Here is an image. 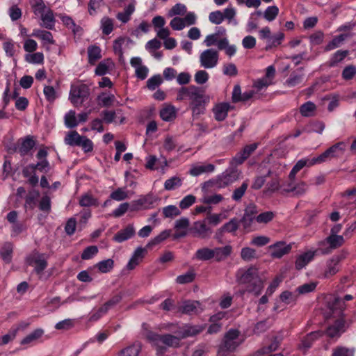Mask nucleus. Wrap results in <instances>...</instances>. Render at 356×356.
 I'll use <instances>...</instances> for the list:
<instances>
[{
    "mask_svg": "<svg viewBox=\"0 0 356 356\" xmlns=\"http://www.w3.org/2000/svg\"><path fill=\"white\" fill-rule=\"evenodd\" d=\"M131 65L135 69L136 75L140 79H145L148 74V68L143 65L140 57H134L131 59Z\"/></svg>",
    "mask_w": 356,
    "mask_h": 356,
    "instance_id": "nucleus-18",
    "label": "nucleus"
},
{
    "mask_svg": "<svg viewBox=\"0 0 356 356\" xmlns=\"http://www.w3.org/2000/svg\"><path fill=\"white\" fill-rule=\"evenodd\" d=\"M43 92L46 99L50 103L54 102L58 97L56 90L51 86H44Z\"/></svg>",
    "mask_w": 356,
    "mask_h": 356,
    "instance_id": "nucleus-48",
    "label": "nucleus"
},
{
    "mask_svg": "<svg viewBox=\"0 0 356 356\" xmlns=\"http://www.w3.org/2000/svg\"><path fill=\"white\" fill-rule=\"evenodd\" d=\"M219 61V53L213 49L204 50L200 55V63L201 67L205 69L216 67Z\"/></svg>",
    "mask_w": 356,
    "mask_h": 356,
    "instance_id": "nucleus-5",
    "label": "nucleus"
},
{
    "mask_svg": "<svg viewBox=\"0 0 356 356\" xmlns=\"http://www.w3.org/2000/svg\"><path fill=\"white\" fill-rule=\"evenodd\" d=\"M280 298L282 302L289 305L296 302L297 299V295L295 293L285 291L280 294Z\"/></svg>",
    "mask_w": 356,
    "mask_h": 356,
    "instance_id": "nucleus-64",
    "label": "nucleus"
},
{
    "mask_svg": "<svg viewBox=\"0 0 356 356\" xmlns=\"http://www.w3.org/2000/svg\"><path fill=\"white\" fill-rule=\"evenodd\" d=\"M232 252V247L231 245H225L222 248H214V258L218 261L223 260L229 256Z\"/></svg>",
    "mask_w": 356,
    "mask_h": 356,
    "instance_id": "nucleus-36",
    "label": "nucleus"
},
{
    "mask_svg": "<svg viewBox=\"0 0 356 356\" xmlns=\"http://www.w3.org/2000/svg\"><path fill=\"white\" fill-rule=\"evenodd\" d=\"M142 335L157 350L161 351L167 346H176L179 344V339L177 337L170 334L159 335L151 330L150 326L144 323L142 325Z\"/></svg>",
    "mask_w": 356,
    "mask_h": 356,
    "instance_id": "nucleus-1",
    "label": "nucleus"
},
{
    "mask_svg": "<svg viewBox=\"0 0 356 356\" xmlns=\"http://www.w3.org/2000/svg\"><path fill=\"white\" fill-rule=\"evenodd\" d=\"M355 349L339 346L333 350L332 356H355Z\"/></svg>",
    "mask_w": 356,
    "mask_h": 356,
    "instance_id": "nucleus-46",
    "label": "nucleus"
},
{
    "mask_svg": "<svg viewBox=\"0 0 356 356\" xmlns=\"http://www.w3.org/2000/svg\"><path fill=\"white\" fill-rule=\"evenodd\" d=\"M42 22V25L49 29H53L55 24L54 15L50 8L44 10V12L40 15Z\"/></svg>",
    "mask_w": 356,
    "mask_h": 356,
    "instance_id": "nucleus-31",
    "label": "nucleus"
},
{
    "mask_svg": "<svg viewBox=\"0 0 356 356\" xmlns=\"http://www.w3.org/2000/svg\"><path fill=\"white\" fill-rule=\"evenodd\" d=\"M270 239L269 237L264 235H257L252 238L250 244L257 247H262L269 243Z\"/></svg>",
    "mask_w": 356,
    "mask_h": 356,
    "instance_id": "nucleus-49",
    "label": "nucleus"
},
{
    "mask_svg": "<svg viewBox=\"0 0 356 356\" xmlns=\"http://www.w3.org/2000/svg\"><path fill=\"white\" fill-rule=\"evenodd\" d=\"M170 234V231L168 230H164L162 232H161L158 236L152 238L147 244V248H151L155 245H157L160 243L161 242L165 240L167 238L169 237Z\"/></svg>",
    "mask_w": 356,
    "mask_h": 356,
    "instance_id": "nucleus-51",
    "label": "nucleus"
},
{
    "mask_svg": "<svg viewBox=\"0 0 356 356\" xmlns=\"http://www.w3.org/2000/svg\"><path fill=\"white\" fill-rule=\"evenodd\" d=\"M189 225L188 218H182L177 220L175 222V227L178 232L175 234V238H180L186 235V229Z\"/></svg>",
    "mask_w": 356,
    "mask_h": 356,
    "instance_id": "nucleus-35",
    "label": "nucleus"
},
{
    "mask_svg": "<svg viewBox=\"0 0 356 356\" xmlns=\"http://www.w3.org/2000/svg\"><path fill=\"white\" fill-rule=\"evenodd\" d=\"M346 144L343 142H340L332 146L329 149H327L325 152H324L321 155L316 157V160L318 161L319 163L325 162L328 159L339 157L343 155L346 149Z\"/></svg>",
    "mask_w": 356,
    "mask_h": 356,
    "instance_id": "nucleus-6",
    "label": "nucleus"
},
{
    "mask_svg": "<svg viewBox=\"0 0 356 356\" xmlns=\"http://www.w3.org/2000/svg\"><path fill=\"white\" fill-rule=\"evenodd\" d=\"M114 266V261L112 259H107L97 263L95 266L98 271L102 273H107L112 270Z\"/></svg>",
    "mask_w": 356,
    "mask_h": 356,
    "instance_id": "nucleus-38",
    "label": "nucleus"
},
{
    "mask_svg": "<svg viewBox=\"0 0 356 356\" xmlns=\"http://www.w3.org/2000/svg\"><path fill=\"white\" fill-rule=\"evenodd\" d=\"M31 4L34 14L38 16H40L44 12V10L48 8L42 0H31Z\"/></svg>",
    "mask_w": 356,
    "mask_h": 356,
    "instance_id": "nucleus-47",
    "label": "nucleus"
},
{
    "mask_svg": "<svg viewBox=\"0 0 356 356\" xmlns=\"http://www.w3.org/2000/svg\"><path fill=\"white\" fill-rule=\"evenodd\" d=\"M241 257L245 261H250L256 257V250L250 247H244L241 249Z\"/></svg>",
    "mask_w": 356,
    "mask_h": 356,
    "instance_id": "nucleus-61",
    "label": "nucleus"
},
{
    "mask_svg": "<svg viewBox=\"0 0 356 356\" xmlns=\"http://www.w3.org/2000/svg\"><path fill=\"white\" fill-rule=\"evenodd\" d=\"M257 145L256 143L245 146L243 151L236 155L233 159L232 163L236 165L242 163L250 155V154L257 149Z\"/></svg>",
    "mask_w": 356,
    "mask_h": 356,
    "instance_id": "nucleus-23",
    "label": "nucleus"
},
{
    "mask_svg": "<svg viewBox=\"0 0 356 356\" xmlns=\"http://www.w3.org/2000/svg\"><path fill=\"white\" fill-rule=\"evenodd\" d=\"M347 35L346 34H341L338 36H336L332 39V40L326 46L325 49L327 51L334 49L338 47H339L343 42L346 38Z\"/></svg>",
    "mask_w": 356,
    "mask_h": 356,
    "instance_id": "nucleus-57",
    "label": "nucleus"
},
{
    "mask_svg": "<svg viewBox=\"0 0 356 356\" xmlns=\"http://www.w3.org/2000/svg\"><path fill=\"white\" fill-rule=\"evenodd\" d=\"M268 249L273 258L280 259L291 252L292 244L278 241L268 246Z\"/></svg>",
    "mask_w": 356,
    "mask_h": 356,
    "instance_id": "nucleus-7",
    "label": "nucleus"
},
{
    "mask_svg": "<svg viewBox=\"0 0 356 356\" xmlns=\"http://www.w3.org/2000/svg\"><path fill=\"white\" fill-rule=\"evenodd\" d=\"M340 260L339 256H334L327 261L323 274L324 277H330L339 271Z\"/></svg>",
    "mask_w": 356,
    "mask_h": 356,
    "instance_id": "nucleus-17",
    "label": "nucleus"
},
{
    "mask_svg": "<svg viewBox=\"0 0 356 356\" xmlns=\"http://www.w3.org/2000/svg\"><path fill=\"white\" fill-rule=\"evenodd\" d=\"M204 329L202 325H186L183 332H180L179 335L181 337L195 335Z\"/></svg>",
    "mask_w": 356,
    "mask_h": 356,
    "instance_id": "nucleus-39",
    "label": "nucleus"
},
{
    "mask_svg": "<svg viewBox=\"0 0 356 356\" xmlns=\"http://www.w3.org/2000/svg\"><path fill=\"white\" fill-rule=\"evenodd\" d=\"M140 350V344L136 343L121 350L119 353L118 356H138Z\"/></svg>",
    "mask_w": 356,
    "mask_h": 356,
    "instance_id": "nucleus-43",
    "label": "nucleus"
},
{
    "mask_svg": "<svg viewBox=\"0 0 356 356\" xmlns=\"http://www.w3.org/2000/svg\"><path fill=\"white\" fill-rule=\"evenodd\" d=\"M307 189V186L304 182H299L296 186L288 185L286 187L283 188V191L292 192L294 195H302Z\"/></svg>",
    "mask_w": 356,
    "mask_h": 356,
    "instance_id": "nucleus-37",
    "label": "nucleus"
},
{
    "mask_svg": "<svg viewBox=\"0 0 356 356\" xmlns=\"http://www.w3.org/2000/svg\"><path fill=\"white\" fill-rule=\"evenodd\" d=\"M152 24L154 27L157 37L161 39L165 40L168 38L170 31L168 28L164 27L165 25V20L161 16H156L152 19Z\"/></svg>",
    "mask_w": 356,
    "mask_h": 356,
    "instance_id": "nucleus-10",
    "label": "nucleus"
},
{
    "mask_svg": "<svg viewBox=\"0 0 356 356\" xmlns=\"http://www.w3.org/2000/svg\"><path fill=\"white\" fill-rule=\"evenodd\" d=\"M318 161L316 160V157L312 159L306 158L299 160L292 168L290 174L289 179L292 181L295 179L298 172L302 169L305 166H312L315 164H318Z\"/></svg>",
    "mask_w": 356,
    "mask_h": 356,
    "instance_id": "nucleus-16",
    "label": "nucleus"
},
{
    "mask_svg": "<svg viewBox=\"0 0 356 356\" xmlns=\"http://www.w3.org/2000/svg\"><path fill=\"white\" fill-rule=\"evenodd\" d=\"M279 13V8L276 6H268L264 13V17L268 22L273 21Z\"/></svg>",
    "mask_w": 356,
    "mask_h": 356,
    "instance_id": "nucleus-50",
    "label": "nucleus"
},
{
    "mask_svg": "<svg viewBox=\"0 0 356 356\" xmlns=\"http://www.w3.org/2000/svg\"><path fill=\"white\" fill-rule=\"evenodd\" d=\"M182 184V179L177 176L168 179L164 183V188L167 191L175 190Z\"/></svg>",
    "mask_w": 356,
    "mask_h": 356,
    "instance_id": "nucleus-44",
    "label": "nucleus"
},
{
    "mask_svg": "<svg viewBox=\"0 0 356 356\" xmlns=\"http://www.w3.org/2000/svg\"><path fill=\"white\" fill-rule=\"evenodd\" d=\"M29 264L38 273H40L47 266V262L43 255L33 254L29 259Z\"/></svg>",
    "mask_w": 356,
    "mask_h": 356,
    "instance_id": "nucleus-20",
    "label": "nucleus"
},
{
    "mask_svg": "<svg viewBox=\"0 0 356 356\" xmlns=\"http://www.w3.org/2000/svg\"><path fill=\"white\" fill-rule=\"evenodd\" d=\"M242 339L239 338V332L236 330H230L225 335L223 343L220 346L218 355H225V351L234 350L241 343Z\"/></svg>",
    "mask_w": 356,
    "mask_h": 356,
    "instance_id": "nucleus-4",
    "label": "nucleus"
},
{
    "mask_svg": "<svg viewBox=\"0 0 356 356\" xmlns=\"http://www.w3.org/2000/svg\"><path fill=\"white\" fill-rule=\"evenodd\" d=\"M219 50H224L227 56L232 57L234 56L236 52V47L234 44H230L227 38L220 41Z\"/></svg>",
    "mask_w": 356,
    "mask_h": 356,
    "instance_id": "nucleus-42",
    "label": "nucleus"
},
{
    "mask_svg": "<svg viewBox=\"0 0 356 356\" xmlns=\"http://www.w3.org/2000/svg\"><path fill=\"white\" fill-rule=\"evenodd\" d=\"M36 167L35 165H29L24 168L23 175L28 179L30 184L35 186L38 183V177L35 175Z\"/></svg>",
    "mask_w": 356,
    "mask_h": 356,
    "instance_id": "nucleus-33",
    "label": "nucleus"
},
{
    "mask_svg": "<svg viewBox=\"0 0 356 356\" xmlns=\"http://www.w3.org/2000/svg\"><path fill=\"white\" fill-rule=\"evenodd\" d=\"M314 257V251H307L299 254L296 261V268L298 270L305 268Z\"/></svg>",
    "mask_w": 356,
    "mask_h": 356,
    "instance_id": "nucleus-26",
    "label": "nucleus"
},
{
    "mask_svg": "<svg viewBox=\"0 0 356 356\" xmlns=\"http://www.w3.org/2000/svg\"><path fill=\"white\" fill-rule=\"evenodd\" d=\"M284 38V34L282 32H279L273 36L271 35L270 40L267 41L266 48H272L280 45Z\"/></svg>",
    "mask_w": 356,
    "mask_h": 356,
    "instance_id": "nucleus-52",
    "label": "nucleus"
},
{
    "mask_svg": "<svg viewBox=\"0 0 356 356\" xmlns=\"http://www.w3.org/2000/svg\"><path fill=\"white\" fill-rule=\"evenodd\" d=\"M255 207L253 206L248 207L245 209L244 216L241 220V222L243 223V227L245 229L249 228L254 220H255Z\"/></svg>",
    "mask_w": 356,
    "mask_h": 356,
    "instance_id": "nucleus-28",
    "label": "nucleus"
},
{
    "mask_svg": "<svg viewBox=\"0 0 356 356\" xmlns=\"http://www.w3.org/2000/svg\"><path fill=\"white\" fill-rule=\"evenodd\" d=\"M25 60L29 63L40 64L43 63L44 56L41 52L28 54L25 56Z\"/></svg>",
    "mask_w": 356,
    "mask_h": 356,
    "instance_id": "nucleus-54",
    "label": "nucleus"
},
{
    "mask_svg": "<svg viewBox=\"0 0 356 356\" xmlns=\"http://www.w3.org/2000/svg\"><path fill=\"white\" fill-rule=\"evenodd\" d=\"M214 168V165L210 163H197L191 165L189 173L193 177H197L204 173L212 172Z\"/></svg>",
    "mask_w": 356,
    "mask_h": 356,
    "instance_id": "nucleus-21",
    "label": "nucleus"
},
{
    "mask_svg": "<svg viewBox=\"0 0 356 356\" xmlns=\"http://www.w3.org/2000/svg\"><path fill=\"white\" fill-rule=\"evenodd\" d=\"M135 3L134 0H131L129 5L124 8V10L117 15V18L123 23L127 22L135 10Z\"/></svg>",
    "mask_w": 356,
    "mask_h": 356,
    "instance_id": "nucleus-32",
    "label": "nucleus"
},
{
    "mask_svg": "<svg viewBox=\"0 0 356 356\" xmlns=\"http://www.w3.org/2000/svg\"><path fill=\"white\" fill-rule=\"evenodd\" d=\"M240 177V172L234 170L230 173H223L216 179L204 182L202 185V191L207 193L211 188H222L231 184Z\"/></svg>",
    "mask_w": 356,
    "mask_h": 356,
    "instance_id": "nucleus-3",
    "label": "nucleus"
},
{
    "mask_svg": "<svg viewBox=\"0 0 356 356\" xmlns=\"http://www.w3.org/2000/svg\"><path fill=\"white\" fill-rule=\"evenodd\" d=\"M345 331V323L343 320L337 321L334 325L329 327L327 333L331 337L339 336Z\"/></svg>",
    "mask_w": 356,
    "mask_h": 356,
    "instance_id": "nucleus-34",
    "label": "nucleus"
},
{
    "mask_svg": "<svg viewBox=\"0 0 356 356\" xmlns=\"http://www.w3.org/2000/svg\"><path fill=\"white\" fill-rule=\"evenodd\" d=\"M275 74V69L273 66H268L266 70L265 76L262 79H259L254 83V90L257 92L265 90L268 86L273 84V79Z\"/></svg>",
    "mask_w": 356,
    "mask_h": 356,
    "instance_id": "nucleus-8",
    "label": "nucleus"
},
{
    "mask_svg": "<svg viewBox=\"0 0 356 356\" xmlns=\"http://www.w3.org/2000/svg\"><path fill=\"white\" fill-rule=\"evenodd\" d=\"M176 115L177 110L171 104H164L160 111V116L164 121H171L176 118Z\"/></svg>",
    "mask_w": 356,
    "mask_h": 356,
    "instance_id": "nucleus-27",
    "label": "nucleus"
},
{
    "mask_svg": "<svg viewBox=\"0 0 356 356\" xmlns=\"http://www.w3.org/2000/svg\"><path fill=\"white\" fill-rule=\"evenodd\" d=\"M31 36L39 38L44 45H49L54 43L52 34L44 30L34 29Z\"/></svg>",
    "mask_w": 356,
    "mask_h": 356,
    "instance_id": "nucleus-24",
    "label": "nucleus"
},
{
    "mask_svg": "<svg viewBox=\"0 0 356 356\" xmlns=\"http://www.w3.org/2000/svg\"><path fill=\"white\" fill-rule=\"evenodd\" d=\"M128 197L127 191L123 188H118L110 195V198L115 201H122Z\"/></svg>",
    "mask_w": 356,
    "mask_h": 356,
    "instance_id": "nucleus-55",
    "label": "nucleus"
},
{
    "mask_svg": "<svg viewBox=\"0 0 356 356\" xmlns=\"http://www.w3.org/2000/svg\"><path fill=\"white\" fill-rule=\"evenodd\" d=\"M101 29L104 34H109L113 29V20L108 17H104L101 20Z\"/></svg>",
    "mask_w": 356,
    "mask_h": 356,
    "instance_id": "nucleus-63",
    "label": "nucleus"
},
{
    "mask_svg": "<svg viewBox=\"0 0 356 356\" xmlns=\"http://www.w3.org/2000/svg\"><path fill=\"white\" fill-rule=\"evenodd\" d=\"M223 200V197L220 194H214L212 195H205L202 199V202L208 204H218Z\"/></svg>",
    "mask_w": 356,
    "mask_h": 356,
    "instance_id": "nucleus-53",
    "label": "nucleus"
},
{
    "mask_svg": "<svg viewBox=\"0 0 356 356\" xmlns=\"http://www.w3.org/2000/svg\"><path fill=\"white\" fill-rule=\"evenodd\" d=\"M274 216L275 215L272 211H266L257 216L255 220L259 224H266L270 222Z\"/></svg>",
    "mask_w": 356,
    "mask_h": 356,
    "instance_id": "nucleus-62",
    "label": "nucleus"
},
{
    "mask_svg": "<svg viewBox=\"0 0 356 356\" xmlns=\"http://www.w3.org/2000/svg\"><path fill=\"white\" fill-rule=\"evenodd\" d=\"M196 15L194 13H188L184 18L174 17L170 22V26L173 30L180 31L186 26L195 24Z\"/></svg>",
    "mask_w": 356,
    "mask_h": 356,
    "instance_id": "nucleus-9",
    "label": "nucleus"
},
{
    "mask_svg": "<svg viewBox=\"0 0 356 356\" xmlns=\"http://www.w3.org/2000/svg\"><path fill=\"white\" fill-rule=\"evenodd\" d=\"M148 248L138 247L134 252L131 259L127 264L129 270L134 269L143 260L147 253Z\"/></svg>",
    "mask_w": 356,
    "mask_h": 356,
    "instance_id": "nucleus-13",
    "label": "nucleus"
},
{
    "mask_svg": "<svg viewBox=\"0 0 356 356\" xmlns=\"http://www.w3.org/2000/svg\"><path fill=\"white\" fill-rule=\"evenodd\" d=\"M181 307L183 312L189 314H197L203 310L200 303L197 301H186L183 302Z\"/></svg>",
    "mask_w": 356,
    "mask_h": 356,
    "instance_id": "nucleus-29",
    "label": "nucleus"
},
{
    "mask_svg": "<svg viewBox=\"0 0 356 356\" xmlns=\"http://www.w3.org/2000/svg\"><path fill=\"white\" fill-rule=\"evenodd\" d=\"M114 68V63L111 59H106L99 63L95 69V74L99 76L109 73Z\"/></svg>",
    "mask_w": 356,
    "mask_h": 356,
    "instance_id": "nucleus-30",
    "label": "nucleus"
},
{
    "mask_svg": "<svg viewBox=\"0 0 356 356\" xmlns=\"http://www.w3.org/2000/svg\"><path fill=\"white\" fill-rule=\"evenodd\" d=\"M193 95H190L189 99L191 101V104L194 106H200L203 102V95L194 87V91H192Z\"/></svg>",
    "mask_w": 356,
    "mask_h": 356,
    "instance_id": "nucleus-58",
    "label": "nucleus"
},
{
    "mask_svg": "<svg viewBox=\"0 0 356 356\" xmlns=\"http://www.w3.org/2000/svg\"><path fill=\"white\" fill-rule=\"evenodd\" d=\"M156 200V198L152 195H147L141 197L138 200H135L132 202V210L135 211L149 209L152 207Z\"/></svg>",
    "mask_w": 356,
    "mask_h": 356,
    "instance_id": "nucleus-15",
    "label": "nucleus"
},
{
    "mask_svg": "<svg viewBox=\"0 0 356 356\" xmlns=\"http://www.w3.org/2000/svg\"><path fill=\"white\" fill-rule=\"evenodd\" d=\"M82 138L83 136H80L76 131H70L65 137V143L70 146H79Z\"/></svg>",
    "mask_w": 356,
    "mask_h": 356,
    "instance_id": "nucleus-41",
    "label": "nucleus"
},
{
    "mask_svg": "<svg viewBox=\"0 0 356 356\" xmlns=\"http://www.w3.org/2000/svg\"><path fill=\"white\" fill-rule=\"evenodd\" d=\"M87 92L84 86H72L70 92V99L74 106L82 104Z\"/></svg>",
    "mask_w": 356,
    "mask_h": 356,
    "instance_id": "nucleus-11",
    "label": "nucleus"
},
{
    "mask_svg": "<svg viewBox=\"0 0 356 356\" xmlns=\"http://www.w3.org/2000/svg\"><path fill=\"white\" fill-rule=\"evenodd\" d=\"M88 60L91 64H94L101 57V49L97 46H90L88 49Z\"/></svg>",
    "mask_w": 356,
    "mask_h": 356,
    "instance_id": "nucleus-45",
    "label": "nucleus"
},
{
    "mask_svg": "<svg viewBox=\"0 0 356 356\" xmlns=\"http://www.w3.org/2000/svg\"><path fill=\"white\" fill-rule=\"evenodd\" d=\"M44 334V330L41 328H38L25 337L21 341V345L26 347L33 345Z\"/></svg>",
    "mask_w": 356,
    "mask_h": 356,
    "instance_id": "nucleus-25",
    "label": "nucleus"
},
{
    "mask_svg": "<svg viewBox=\"0 0 356 356\" xmlns=\"http://www.w3.org/2000/svg\"><path fill=\"white\" fill-rule=\"evenodd\" d=\"M146 163L145 168L149 170H161L163 173L165 171V168L168 166V162L165 158L162 161H159L156 156L149 155L145 159Z\"/></svg>",
    "mask_w": 356,
    "mask_h": 356,
    "instance_id": "nucleus-14",
    "label": "nucleus"
},
{
    "mask_svg": "<svg viewBox=\"0 0 356 356\" xmlns=\"http://www.w3.org/2000/svg\"><path fill=\"white\" fill-rule=\"evenodd\" d=\"M135 234V228L133 225H129L124 229L118 232L113 237V240L118 243H122L131 238Z\"/></svg>",
    "mask_w": 356,
    "mask_h": 356,
    "instance_id": "nucleus-22",
    "label": "nucleus"
},
{
    "mask_svg": "<svg viewBox=\"0 0 356 356\" xmlns=\"http://www.w3.org/2000/svg\"><path fill=\"white\" fill-rule=\"evenodd\" d=\"M231 106L227 102H220L216 104L213 108V113L215 119L218 121L224 120L227 116Z\"/></svg>",
    "mask_w": 356,
    "mask_h": 356,
    "instance_id": "nucleus-19",
    "label": "nucleus"
},
{
    "mask_svg": "<svg viewBox=\"0 0 356 356\" xmlns=\"http://www.w3.org/2000/svg\"><path fill=\"white\" fill-rule=\"evenodd\" d=\"M13 251V245L11 243H5L0 250V254L2 259L6 261H10L11 259V254Z\"/></svg>",
    "mask_w": 356,
    "mask_h": 356,
    "instance_id": "nucleus-56",
    "label": "nucleus"
},
{
    "mask_svg": "<svg viewBox=\"0 0 356 356\" xmlns=\"http://www.w3.org/2000/svg\"><path fill=\"white\" fill-rule=\"evenodd\" d=\"M316 110V106L311 102H308L304 104L300 107V113L302 115L309 117L314 114Z\"/></svg>",
    "mask_w": 356,
    "mask_h": 356,
    "instance_id": "nucleus-60",
    "label": "nucleus"
},
{
    "mask_svg": "<svg viewBox=\"0 0 356 356\" xmlns=\"http://www.w3.org/2000/svg\"><path fill=\"white\" fill-rule=\"evenodd\" d=\"M225 38H227L226 30L222 27H219L214 33L208 35L205 38L204 43L207 47L216 45L219 49L220 41Z\"/></svg>",
    "mask_w": 356,
    "mask_h": 356,
    "instance_id": "nucleus-12",
    "label": "nucleus"
},
{
    "mask_svg": "<svg viewBox=\"0 0 356 356\" xmlns=\"http://www.w3.org/2000/svg\"><path fill=\"white\" fill-rule=\"evenodd\" d=\"M353 299L351 295H346L343 298H334L332 303H329V307L331 310L336 311L337 309L341 310L344 307V302L349 301Z\"/></svg>",
    "mask_w": 356,
    "mask_h": 356,
    "instance_id": "nucleus-40",
    "label": "nucleus"
},
{
    "mask_svg": "<svg viewBox=\"0 0 356 356\" xmlns=\"http://www.w3.org/2000/svg\"><path fill=\"white\" fill-rule=\"evenodd\" d=\"M65 124L69 128H72L78 124L76 113L74 111H70L65 116Z\"/></svg>",
    "mask_w": 356,
    "mask_h": 356,
    "instance_id": "nucleus-59",
    "label": "nucleus"
},
{
    "mask_svg": "<svg viewBox=\"0 0 356 356\" xmlns=\"http://www.w3.org/2000/svg\"><path fill=\"white\" fill-rule=\"evenodd\" d=\"M239 283L247 284L248 290L259 295L261 292L264 285L263 281L259 276L257 268L250 267L240 269L236 275Z\"/></svg>",
    "mask_w": 356,
    "mask_h": 356,
    "instance_id": "nucleus-2",
    "label": "nucleus"
}]
</instances>
